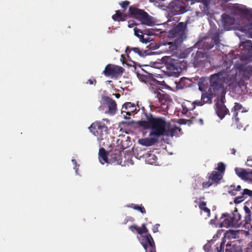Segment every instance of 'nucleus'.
Segmentation results:
<instances>
[{
  "mask_svg": "<svg viewBox=\"0 0 252 252\" xmlns=\"http://www.w3.org/2000/svg\"><path fill=\"white\" fill-rule=\"evenodd\" d=\"M227 68L210 76L208 91L215 97L222 96L224 94V84L229 87H236L250 78V76L245 74L246 70L242 65L234 66L229 71Z\"/></svg>",
  "mask_w": 252,
  "mask_h": 252,
  "instance_id": "nucleus-1",
  "label": "nucleus"
},
{
  "mask_svg": "<svg viewBox=\"0 0 252 252\" xmlns=\"http://www.w3.org/2000/svg\"><path fill=\"white\" fill-rule=\"evenodd\" d=\"M142 120L137 122L138 125L144 129L150 128V136L159 137L164 135L167 123L164 118L154 117L142 108Z\"/></svg>",
  "mask_w": 252,
  "mask_h": 252,
  "instance_id": "nucleus-2",
  "label": "nucleus"
},
{
  "mask_svg": "<svg viewBox=\"0 0 252 252\" xmlns=\"http://www.w3.org/2000/svg\"><path fill=\"white\" fill-rule=\"evenodd\" d=\"M187 25L183 22H180L170 31V34L174 38L173 42L165 43L163 46L166 52L171 53L176 50L178 46L186 39L185 31Z\"/></svg>",
  "mask_w": 252,
  "mask_h": 252,
  "instance_id": "nucleus-3",
  "label": "nucleus"
},
{
  "mask_svg": "<svg viewBox=\"0 0 252 252\" xmlns=\"http://www.w3.org/2000/svg\"><path fill=\"white\" fill-rule=\"evenodd\" d=\"M109 120L108 119H104L102 121H96L89 127L90 132L95 136L97 140H102L106 138L108 133V128L107 125L109 124Z\"/></svg>",
  "mask_w": 252,
  "mask_h": 252,
  "instance_id": "nucleus-4",
  "label": "nucleus"
},
{
  "mask_svg": "<svg viewBox=\"0 0 252 252\" xmlns=\"http://www.w3.org/2000/svg\"><path fill=\"white\" fill-rule=\"evenodd\" d=\"M241 216L239 213L236 208L231 214L227 213H223L220 218V227H238L240 226L241 222L240 221Z\"/></svg>",
  "mask_w": 252,
  "mask_h": 252,
  "instance_id": "nucleus-5",
  "label": "nucleus"
},
{
  "mask_svg": "<svg viewBox=\"0 0 252 252\" xmlns=\"http://www.w3.org/2000/svg\"><path fill=\"white\" fill-rule=\"evenodd\" d=\"M225 170V164L223 162H219L215 170L208 174V181L202 183V186L203 189L208 188L213 184L219 183L220 180L222 178Z\"/></svg>",
  "mask_w": 252,
  "mask_h": 252,
  "instance_id": "nucleus-6",
  "label": "nucleus"
},
{
  "mask_svg": "<svg viewBox=\"0 0 252 252\" xmlns=\"http://www.w3.org/2000/svg\"><path fill=\"white\" fill-rule=\"evenodd\" d=\"M154 99L153 103L157 107H160L164 111H166L168 105L171 101L169 94L160 89L155 90L153 92Z\"/></svg>",
  "mask_w": 252,
  "mask_h": 252,
  "instance_id": "nucleus-7",
  "label": "nucleus"
},
{
  "mask_svg": "<svg viewBox=\"0 0 252 252\" xmlns=\"http://www.w3.org/2000/svg\"><path fill=\"white\" fill-rule=\"evenodd\" d=\"M190 4L194 3L193 0H173L169 4V8L174 14H181L188 11Z\"/></svg>",
  "mask_w": 252,
  "mask_h": 252,
  "instance_id": "nucleus-8",
  "label": "nucleus"
},
{
  "mask_svg": "<svg viewBox=\"0 0 252 252\" xmlns=\"http://www.w3.org/2000/svg\"><path fill=\"white\" fill-rule=\"evenodd\" d=\"M129 13L131 17L139 20L143 24L150 26L153 24L151 16L143 9L130 6L129 8Z\"/></svg>",
  "mask_w": 252,
  "mask_h": 252,
  "instance_id": "nucleus-9",
  "label": "nucleus"
},
{
  "mask_svg": "<svg viewBox=\"0 0 252 252\" xmlns=\"http://www.w3.org/2000/svg\"><path fill=\"white\" fill-rule=\"evenodd\" d=\"M125 69L123 67L112 64H108L107 65L104 70L103 71V73L106 76H111V77L121 76L124 73Z\"/></svg>",
  "mask_w": 252,
  "mask_h": 252,
  "instance_id": "nucleus-10",
  "label": "nucleus"
},
{
  "mask_svg": "<svg viewBox=\"0 0 252 252\" xmlns=\"http://www.w3.org/2000/svg\"><path fill=\"white\" fill-rule=\"evenodd\" d=\"M140 243L145 252H156V245L150 234L142 235Z\"/></svg>",
  "mask_w": 252,
  "mask_h": 252,
  "instance_id": "nucleus-11",
  "label": "nucleus"
},
{
  "mask_svg": "<svg viewBox=\"0 0 252 252\" xmlns=\"http://www.w3.org/2000/svg\"><path fill=\"white\" fill-rule=\"evenodd\" d=\"M122 152L115 149L109 152L108 163L119 164L122 162Z\"/></svg>",
  "mask_w": 252,
  "mask_h": 252,
  "instance_id": "nucleus-12",
  "label": "nucleus"
},
{
  "mask_svg": "<svg viewBox=\"0 0 252 252\" xmlns=\"http://www.w3.org/2000/svg\"><path fill=\"white\" fill-rule=\"evenodd\" d=\"M242 108V105L237 102L235 103V105L231 110L233 113L232 116V125L236 126L238 129L242 128L243 126L239 123V119L238 117V112Z\"/></svg>",
  "mask_w": 252,
  "mask_h": 252,
  "instance_id": "nucleus-13",
  "label": "nucleus"
},
{
  "mask_svg": "<svg viewBox=\"0 0 252 252\" xmlns=\"http://www.w3.org/2000/svg\"><path fill=\"white\" fill-rule=\"evenodd\" d=\"M165 66L167 73L171 76H177L179 73V69L174 63V61L168 59V61L165 63Z\"/></svg>",
  "mask_w": 252,
  "mask_h": 252,
  "instance_id": "nucleus-14",
  "label": "nucleus"
},
{
  "mask_svg": "<svg viewBox=\"0 0 252 252\" xmlns=\"http://www.w3.org/2000/svg\"><path fill=\"white\" fill-rule=\"evenodd\" d=\"M206 53L202 51H197L193 57V63L195 67L199 66L203 64L207 59Z\"/></svg>",
  "mask_w": 252,
  "mask_h": 252,
  "instance_id": "nucleus-15",
  "label": "nucleus"
},
{
  "mask_svg": "<svg viewBox=\"0 0 252 252\" xmlns=\"http://www.w3.org/2000/svg\"><path fill=\"white\" fill-rule=\"evenodd\" d=\"M216 112L220 119H222L226 114L229 113L228 109L222 100L218 102L216 104Z\"/></svg>",
  "mask_w": 252,
  "mask_h": 252,
  "instance_id": "nucleus-16",
  "label": "nucleus"
},
{
  "mask_svg": "<svg viewBox=\"0 0 252 252\" xmlns=\"http://www.w3.org/2000/svg\"><path fill=\"white\" fill-rule=\"evenodd\" d=\"M103 100L105 103L108 108L107 113L111 115H114L116 113L117 110V104L116 101L112 98L109 96H104Z\"/></svg>",
  "mask_w": 252,
  "mask_h": 252,
  "instance_id": "nucleus-17",
  "label": "nucleus"
},
{
  "mask_svg": "<svg viewBox=\"0 0 252 252\" xmlns=\"http://www.w3.org/2000/svg\"><path fill=\"white\" fill-rule=\"evenodd\" d=\"M235 171L237 175L241 179L252 183V171H247L246 169L236 168Z\"/></svg>",
  "mask_w": 252,
  "mask_h": 252,
  "instance_id": "nucleus-18",
  "label": "nucleus"
},
{
  "mask_svg": "<svg viewBox=\"0 0 252 252\" xmlns=\"http://www.w3.org/2000/svg\"><path fill=\"white\" fill-rule=\"evenodd\" d=\"M222 22L224 29L226 30L231 29L235 24V19L226 14H223L221 16Z\"/></svg>",
  "mask_w": 252,
  "mask_h": 252,
  "instance_id": "nucleus-19",
  "label": "nucleus"
},
{
  "mask_svg": "<svg viewBox=\"0 0 252 252\" xmlns=\"http://www.w3.org/2000/svg\"><path fill=\"white\" fill-rule=\"evenodd\" d=\"M137 108L135 105L130 102L124 103L123 105L122 112H126L129 116L137 113Z\"/></svg>",
  "mask_w": 252,
  "mask_h": 252,
  "instance_id": "nucleus-20",
  "label": "nucleus"
},
{
  "mask_svg": "<svg viewBox=\"0 0 252 252\" xmlns=\"http://www.w3.org/2000/svg\"><path fill=\"white\" fill-rule=\"evenodd\" d=\"M247 196H252V191L248 189H244L240 192V195L235 197L234 202L239 204L243 201Z\"/></svg>",
  "mask_w": 252,
  "mask_h": 252,
  "instance_id": "nucleus-21",
  "label": "nucleus"
},
{
  "mask_svg": "<svg viewBox=\"0 0 252 252\" xmlns=\"http://www.w3.org/2000/svg\"><path fill=\"white\" fill-rule=\"evenodd\" d=\"M240 12L246 16L248 20L251 21V23L249 24L248 26L249 33H252V9L247 8H242L240 9Z\"/></svg>",
  "mask_w": 252,
  "mask_h": 252,
  "instance_id": "nucleus-22",
  "label": "nucleus"
},
{
  "mask_svg": "<svg viewBox=\"0 0 252 252\" xmlns=\"http://www.w3.org/2000/svg\"><path fill=\"white\" fill-rule=\"evenodd\" d=\"M153 137L150 138H143L139 140V143L145 146H151L154 145L158 142V138L156 136H152Z\"/></svg>",
  "mask_w": 252,
  "mask_h": 252,
  "instance_id": "nucleus-23",
  "label": "nucleus"
},
{
  "mask_svg": "<svg viewBox=\"0 0 252 252\" xmlns=\"http://www.w3.org/2000/svg\"><path fill=\"white\" fill-rule=\"evenodd\" d=\"M181 131V128L176 126L168 127L167 129L166 128L164 135L171 137L178 136Z\"/></svg>",
  "mask_w": 252,
  "mask_h": 252,
  "instance_id": "nucleus-24",
  "label": "nucleus"
},
{
  "mask_svg": "<svg viewBox=\"0 0 252 252\" xmlns=\"http://www.w3.org/2000/svg\"><path fill=\"white\" fill-rule=\"evenodd\" d=\"M241 47L245 54H250L252 53V41L251 40L241 42L240 44V47L241 48Z\"/></svg>",
  "mask_w": 252,
  "mask_h": 252,
  "instance_id": "nucleus-25",
  "label": "nucleus"
},
{
  "mask_svg": "<svg viewBox=\"0 0 252 252\" xmlns=\"http://www.w3.org/2000/svg\"><path fill=\"white\" fill-rule=\"evenodd\" d=\"M98 155L99 157V160L101 162L102 160L103 162H102V164L104 163L108 162V158H109V152L107 153L106 151L104 148H100L99 150Z\"/></svg>",
  "mask_w": 252,
  "mask_h": 252,
  "instance_id": "nucleus-26",
  "label": "nucleus"
},
{
  "mask_svg": "<svg viewBox=\"0 0 252 252\" xmlns=\"http://www.w3.org/2000/svg\"><path fill=\"white\" fill-rule=\"evenodd\" d=\"M131 51H133L135 54H137L140 57H144L147 55L146 51L141 50L138 47L130 48L127 46L126 50V53L128 54H130Z\"/></svg>",
  "mask_w": 252,
  "mask_h": 252,
  "instance_id": "nucleus-27",
  "label": "nucleus"
},
{
  "mask_svg": "<svg viewBox=\"0 0 252 252\" xmlns=\"http://www.w3.org/2000/svg\"><path fill=\"white\" fill-rule=\"evenodd\" d=\"M137 76L140 80L144 83H149L153 80V75L150 73L143 74L137 72Z\"/></svg>",
  "mask_w": 252,
  "mask_h": 252,
  "instance_id": "nucleus-28",
  "label": "nucleus"
},
{
  "mask_svg": "<svg viewBox=\"0 0 252 252\" xmlns=\"http://www.w3.org/2000/svg\"><path fill=\"white\" fill-rule=\"evenodd\" d=\"M244 211L246 213L245 217V224H248L252 221V206L251 208H249L247 206H245L244 207Z\"/></svg>",
  "mask_w": 252,
  "mask_h": 252,
  "instance_id": "nucleus-29",
  "label": "nucleus"
},
{
  "mask_svg": "<svg viewBox=\"0 0 252 252\" xmlns=\"http://www.w3.org/2000/svg\"><path fill=\"white\" fill-rule=\"evenodd\" d=\"M127 16L126 14H123L120 10L116 11V13L112 16V19L115 21H124L126 20Z\"/></svg>",
  "mask_w": 252,
  "mask_h": 252,
  "instance_id": "nucleus-30",
  "label": "nucleus"
},
{
  "mask_svg": "<svg viewBox=\"0 0 252 252\" xmlns=\"http://www.w3.org/2000/svg\"><path fill=\"white\" fill-rule=\"evenodd\" d=\"M207 203L205 201H199L198 207L201 211H203L206 214V216L209 217L211 215L210 210L207 207Z\"/></svg>",
  "mask_w": 252,
  "mask_h": 252,
  "instance_id": "nucleus-31",
  "label": "nucleus"
},
{
  "mask_svg": "<svg viewBox=\"0 0 252 252\" xmlns=\"http://www.w3.org/2000/svg\"><path fill=\"white\" fill-rule=\"evenodd\" d=\"M194 1L202 3L203 5V12L206 15L210 14L209 9L211 0H194Z\"/></svg>",
  "mask_w": 252,
  "mask_h": 252,
  "instance_id": "nucleus-32",
  "label": "nucleus"
},
{
  "mask_svg": "<svg viewBox=\"0 0 252 252\" xmlns=\"http://www.w3.org/2000/svg\"><path fill=\"white\" fill-rule=\"evenodd\" d=\"M241 190V187L240 185L236 186L235 185H230L228 190V193L232 196L237 195L238 191Z\"/></svg>",
  "mask_w": 252,
  "mask_h": 252,
  "instance_id": "nucleus-33",
  "label": "nucleus"
},
{
  "mask_svg": "<svg viewBox=\"0 0 252 252\" xmlns=\"http://www.w3.org/2000/svg\"><path fill=\"white\" fill-rule=\"evenodd\" d=\"M142 34V32L140 30L137 29L136 28L134 29L135 35L138 37L142 42L147 43L151 41L150 37H147V38L145 39L144 38V36Z\"/></svg>",
  "mask_w": 252,
  "mask_h": 252,
  "instance_id": "nucleus-34",
  "label": "nucleus"
},
{
  "mask_svg": "<svg viewBox=\"0 0 252 252\" xmlns=\"http://www.w3.org/2000/svg\"><path fill=\"white\" fill-rule=\"evenodd\" d=\"M215 97L213 95H212L211 93L209 92L208 91L207 92L203 93L201 95V99L204 102V103H211L212 99Z\"/></svg>",
  "mask_w": 252,
  "mask_h": 252,
  "instance_id": "nucleus-35",
  "label": "nucleus"
},
{
  "mask_svg": "<svg viewBox=\"0 0 252 252\" xmlns=\"http://www.w3.org/2000/svg\"><path fill=\"white\" fill-rule=\"evenodd\" d=\"M127 207L128 208H131L134 210H137V211H139L140 212H141L142 214H146V210H145L144 207L142 205H140L139 206L137 204L131 203V204L127 205Z\"/></svg>",
  "mask_w": 252,
  "mask_h": 252,
  "instance_id": "nucleus-36",
  "label": "nucleus"
},
{
  "mask_svg": "<svg viewBox=\"0 0 252 252\" xmlns=\"http://www.w3.org/2000/svg\"><path fill=\"white\" fill-rule=\"evenodd\" d=\"M225 252H242L239 247L235 246V245H228L226 246Z\"/></svg>",
  "mask_w": 252,
  "mask_h": 252,
  "instance_id": "nucleus-37",
  "label": "nucleus"
},
{
  "mask_svg": "<svg viewBox=\"0 0 252 252\" xmlns=\"http://www.w3.org/2000/svg\"><path fill=\"white\" fill-rule=\"evenodd\" d=\"M220 32L218 31H216L213 33H212L211 35L212 40L214 41L215 44L218 45L220 44Z\"/></svg>",
  "mask_w": 252,
  "mask_h": 252,
  "instance_id": "nucleus-38",
  "label": "nucleus"
},
{
  "mask_svg": "<svg viewBox=\"0 0 252 252\" xmlns=\"http://www.w3.org/2000/svg\"><path fill=\"white\" fill-rule=\"evenodd\" d=\"M129 229L133 232H136L138 234L142 235V232L141 231V227L136 225L133 224L129 226Z\"/></svg>",
  "mask_w": 252,
  "mask_h": 252,
  "instance_id": "nucleus-39",
  "label": "nucleus"
},
{
  "mask_svg": "<svg viewBox=\"0 0 252 252\" xmlns=\"http://www.w3.org/2000/svg\"><path fill=\"white\" fill-rule=\"evenodd\" d=\"M224 243H225V240L224 238H223V239L220 243V247H217V250L218 252H223V249L224 246Z\"/></svg>",
  "mask_w": 252,
  "mask_h": 252,
  "instance_id": "nucleus-40",
  "label": "nucleus"
},
{
  "mask_svg": "<svg viewBox=\"0 0 252 252\" xmlns=\"http://www.w3.org/2000/svg\"><path fill=\"white\" fill-rule=\"evenodd\" d=\"M129 3L130 2L126 0L120 3V4L124 9L123 11H124L127 8Z\"/></svg>",
  "mask_w": 252,
  "mask_h": 252,
  "instance_id": "nucleus-41",
  "label": "nucleus"
},
{
  "mask_svg": "<svg viewBox=\"0 0 252 252\" xmlns=\"http://www.w3.org/2000/svg\"><path fill=\"white\" fill-rule=\"evenodd\" d=\"M141 231L142 232V235L144 233H146V234H148L149 230L148 228L146 227V224L143 223L142 225V227H141Z\"/></svg>",
  "mask_w": 252,
  "mask_h": 252,
  "instance_id": "nucleus-42",
  "label": "nucleus"
},
{
  "mask_svg": "<svg viewBox=\"0 0 252 252\" xmlns=\"http://www.w3.org/2000/svg\"><path fill=\"white\" fill-rule=\"evenodd\" d=\"M141 231L142 232V235L144 233H146V234H148L149 230L148 228L146 227V224L143 223L142 225V227H141Z\"/></svg>",
  "mask_w": 252,
  "mask_h": 252,
  "instance_id": "nucleus-43",
  "label": "nucleus"
},
{
  "mask_svg": "<svg viewBox=\"0 0 252 252\" xmlns=\"http://www.w3.org/2000/svg\"><path fill=\"white\" fill-rule=\"evenodd\" d=\"M190 51H191L190 49H188L185 50L183 52H182L181 54L182 57L186 58L188 55V54H189V53L190 52Z\"/></svg>",
  "mask_w": 252,
  "mask_h": 252,
  "instance_id": "nucleus-44",
  "label": "nucleus"
},
{
  "mask_svg": "<svg viewBox=\"0 0 252 252\" xmlns=\"http://www.w3.org/2000/svg\"><path fill=\"white\" fill-rule=\"evenodd\" d=\"M186 80V78H182L180 79V81H179V83L177 84V87H178L179 88L183 89L184 88V86H182V85L184 83L185 81Z\"/></svg>",
  "mask_w": 252,
  "mask_h": 252,
  "instance_id": "nucleus-45",
  "label": "nucleus"
},
{
  "mask_svg": "<svg viewBox=\"0 0 252 252\" xmlns=\"http://www.w3.org/2000/svg\"><path fill=\"white\" fill-rule=\"evenodd\" d=\"M246 164L248 166L252 167V156L248 157Z\"/></svg>",
  "mask_w": 252,
  "mask_h": 252,
  "instance_id": "nucleus-46",
  "label": "nucleus"
},
{
  "mask_svg": "<svg viewBox=\"0 0 252 252\" xmlns=\"http://www.w3.org/2000/svg\"><path fill=\"white\" fill-rule=\"evenodd\" d=\"M86 83L90 85H95L96 84V80L95 79H90L88 80Z\"/></svg>",
  "mask_w": 252,
  "mask_h": 252,
  "instance_id": "nucleus-47",
  "label": "nucleus"
},
{
  "mask_svg": "<svg viewBox=\"0 0 252 252\" xmlns=\"http://www.w3.org/2000/svg\"><path fill=\"white\" fill-rule=\"evenodd\" d=\"M193 104L197 105V106H202L203 105H204L205 103H204V102L202 101V99H201V100H195Z\"/></svg>",
  "mask_w": 252,
  "mask_h": 252,
  "instance_id": "nucleus-48",
  "label": "nucleus"
},
{
  "mask_svg": "<svg viewBox=\"0 0 252 252\" xmlns=\"http://www.w3.org/2000/svg\"><path fill=\"white\" fill-rule=\"evenodd\" d=\"M159 227V224H155L152 229L153 232L156 233V232H158V229Z\"/></svg>",
  "mask_w": 252,
  "mask_h": 252,
  "instance_id": "nucleus-49",
  "label": "nucleus"
},
{
  "mask_svg": "<svg viewBox=\"0 0 252 252\" xmlns=\"http://www.w3.org/2000/svg\"><path fill=\"white\" fill-rule=\"evenodd\" d=\"M149 46L150 49H152L153 50L157 49L159 47V45H154L152 43L150 44Z\"/></svg>",
  "mask_w": 252,
  "mask_h": 252,
  "instance_id": "nucleus-50",
  "label": "nucleus"
},
{
  "mask_svg": "<svg viewBox=\"0 0 252 252\" xmlns=\"http://www.w3.org/2000/svg\"><path fill=\"white\" fill-rule=\"evenodd\" d=\"M193 108H187L185 106H183V111L184 113H187L189 111L192 110Z\"/></svg>",
  "mask_w": 252,
  "mask_h": 252,
  "instance_id": "nucleus-51",
  "label": "nucleus"
},
{
  "mask_svg": "<svg viewBox=\"0 0 252 252\" xmlns=\"http://www.w3.org/2000/svg\"><path fill=\"white\" fill-rule=\"evenodd\" d=\"M72 161L73 163V164L75 165V167H74V169H75L76 173H77V170L78 168L76 167L77 162L75 159H72Z\"/></svg>",
  "mask_w": 252,
  "mask_h": 252,
  "instance_id": "nucleus-52",
  "label": "nucleus"
},
{
  "mask_svg": "<svg viewBox=\"0 0 252 252\" xmlns=\"http://www.w3.org/2000/svg\"><path fill=\"white\" fill-rule=\"evenodd\" d=\"M136 25L134 21H132L131 22H128V27L131 28L132 26Z\"/></svg>",
  "mask_w": 252,
  "mask_h": 252,
  "instance_id": "nucleus-53",
  "label": "nucleus"
},
{
  "mask_svg": "<svg viewBox=\"0 0 252 252\" xmlns=\"http://www.w3.org/2000/svg\"><path fill=\"white\" fill-rule=\"evenodd\" d=\"M230 150H231V153L232 154L235 155V153H236V151L234 148H232Z\"/></svg>",
  "mask_w": 252,
  "mask_h": 252,
  "instance_id": "nucleus-54",
  "label": "nucleus"
},
{
  "mask_svg": "<svg viewBox=\"0 0 252 252\" xmlns=\"http://www.w3.org/2000/svg\"><path fill=\"white\" fill-rule=\"evenodd\" d=\"M114 95L117 98H119L120 97V94H115Z\"/></svg>",
  "mask_w": 252,
  "mask_h": 252,
  "instance_id": "nucleus-55",
  "label": "nucleus"
},
{
  "mask_svg": "<svg viewBox=\"0 0 252 252\" xmlns=\"http://www.w3.org/2000/svg\"><path fill=\"white\" fill-rule=\"evenodd\" d=\"M205 199L204 196H201L199 198V201H203L202 200H204Z\"/></svg>",
  "mask_w": 252,
  "mask_h": 252,
  "instance_id": "nucleus-56",
  "label": "nucleus"
},
{
  "mask_svg": "<svg viewBox=\"0 0 252 252\" xmlns=\"http://www.w3.org/2000/svg\"><path fill=\"white\" fill-rule=\"evenodd\" d=\"M149 157H152V159H153L154 160H155V159L157 158V157L154 155H151Z\"/></svg>",
  "mask_w": 252,
  "mask_h": 252,
  "instance_id": "nucleus-57",
  "label": "nucleus"
},
{
  "mask_svg": "<svg viewBox=\"0 0 252 252\" xmlns=\"http://www.w3.org/2000/svg\"><path fill=\"white\" fill-rule=\"evenodd\" d=\"M252 221V223H251V222H250L249 224H250V225H251V227H250V230H251V231H252V221Z\"/></svg>",
  "mask_w": 252,
  "mask_h": 252,
  "instance_id": "nucleus-58",
  "label": "nucleus"
},
{
  "mask_svg": "<svg viewBox=\"0 0 252 252\" xmlns=\"http://www.w3.org/2000/svg\"><path fill=\"white\" fill-rule=\"evenodd\" d=\"M213 46L214 45L213 44H211L208 47H207V49H210L212 48L213 47Z\"/></svg>",
  "mask_w": 252,
  "mask_h": 252,
  "instance_id": "nucleus-59",
  "label": "nucleus"
},
{
  "mask_svg": "<svg viewBox=\"0 0 252 252\" xmlns=\"http://www.w3.org/2000/svg\"><path fill=\"white\" fill-rule=\"evenodd\" d=\"M199 44H200V43L198 42V43H196L195 46L198 48H200V46L199 45Z\"/></svg>",
  "mask_w": 252,
  "mask_h": 252,
  "instance_id": "nucleus-60",
  "label": "nucleus"
},
{
  "mask_svg": "<svg viewBox=\"0 0 252 252\" xmlns=\"http://www.w3.org/2000/svg\"><path fill=\"white\" fill-rule=\"evenodd\" d=\"M246 252H252V250L251 249H248L246 251Z\"/></svg>",
  "mask_w": 252,
  "mask_h": 252,
  "instance_id": "nucleus-61",
  "label": "nucleus"
},
{
  "mask_svg": "<svg viewBox=\"0 0 252 252\" xmlns=\"http://www.w3.org/2000/svg\"><path fill=\"white\" fill-rule=\"evenodd\" d=\"M250 37L252 38V33H250Z\"/></svg>",
  "mask_w": 252,
  "mask_h": 252,
  "instance_id": "nucleus-62",
  "label": "nucleus"
},
{
  "mask_svg": "<svg viewBox=\"0 0 252 252\" xmlns=\"http://www.w3.org/2000/svg\"><path fill=\"white\" fill-rule=\"evenodd\" d=\"M246 112V111L242 110V111H241V112H242V113H243V112Z\"/></svg>",
  "mask_w": 252,
  "mask_h": 252,
  "instance_id": "nucleus-63",
  "label": "nucleus"
},
{
  "mask_svg": "<svg viewBox=\"0 0 252 252\" xmlns=\"http://www.w3.org/2000/svg\"><path fill=\"white\" fill-rule=\"evenodd\" d=\"M194 203H197V200H195L194 201Z\"/></svg>",
  "mask_w": 252,
  "mask_h": 252,
  "instance_id": "nucleus-64",
  "label": "nucleus"
}]
</instances>
